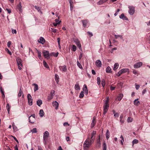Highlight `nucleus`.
Instances as JSON below:
<instances>
[{"mask_svg": "<svg viewBox=\"0 0 150 150\" xmlns=\"http://www.w3.org/2000/svg\"><path fill=\"white\" fill-rule=\"evenodd\" d=\"M31 132L33 133H36L37 132V129L36 128H34L30 130Z\"/></svg>", "mask_w": 150, "mask_h": 150, "instance_id": "a18cd8bd", "label": "nucleus"}, {"mask_svg": "<svg viewBox=\"0 0 150 150\" xmlns=\"http://www.w3.org/2000/svg\"><path fill=\"white\" fill-rule=\"evenodd\" d=\"M96 134V131H93L91 133V137L92 138H95V134Z\"/></svg>", "mask_w": 150, "mask_h": 150, "instance_id": "c9c22d12", "label": "nucleus"}, {"mask_svg": "<svg viewBox=\"0 0 150 150\" xmlns=\"http://www.w3.org/2000/svg\"><path fill=\"white\" fill-rule=\"evenodd\" d=\"M97 83L98 85H99L100 83V79L99 77H97Z\"/></svg>", "mask_w": 150, "mask_h": 150, "instance_id": "79ce46f5", "label": "nucleus"}, {"mask_svg": "<svg viewBox=\"0 0 150 150\" xmlns=\"http://www.w3.org/2000/svg\"><path fill=\"white\" fill-rule=\"evenodd\" d=\"M16 61L18 66V69L20 70H21L22 69V68L23 67L21 59L20 57H18L16 58Z\"/></svg>", "mask_w": 150, "mask_h": 150, "instance_id": "f03ea898", "label": "nucleus"}, {"mask_svg": "<svg viewBox=\"0 0 150 150\" xmlns=\"http://www.w3.org/2000/svg\"><path fill=\"white\" fill-rule=\"evenodd\" d=\"M138 141L137 139H134L132 142V144H137L138 143Z\"/></svg>", "mask_w": 150, "mask_h": 150, "instance_id": "09e8293b", "label": "nucleus"}, {"mask_svg": "<svg viewBox=\"0 0 150 150\" xmlns=\"http://www.w3.org/2000/svg\"><path fill=\"white\" fill-rule=\"evenodd\" d=\"M34 7L38 11V12H40V13L41 14L42 13V11L41 10V8L39 6H35Z\"/></svg>", "mask_w": 150, "mask_h": 150, "instance_id": "4be33fe9", "label": "nucleus"}, {"mask_svg": "<svg viewBox=\"0 0 150 150\" xmlns=\"http://www.w3.org/2000/svg\"><path fill=\"white\" fill-rule=\"evenodd\" d=\"M139 87L140 86L138 85H135V88L137 90H138L139 88Z\"/></svg>", "mask_w": 150, "mask_h": 150, "instance_id": "69168bd1", "label": "nucleus"}, {"mask_svg": "<svg viewBox=\"0 0 150 150\" xmlns=\"http://www.w3.org/2000/svg\"><path fill=\"white\" fill-rule=\"evenodd\" d=\"M83 26L84 28L88 27L89 25H88V21L87 20H81Z\"/></svg>", "mask_w": 150, "mask_h": 150, "instance_id": "1a4fd4ad", "label": "nucleus"}, {"mask_svg": "<svg viewBox=\"0 0 150 150\" xmlns=\"http://www.w3.org/2000/svg\"><path fill=\"white\" fill-rule=\"evenodd\" d=\"M122 72L121 70H120L118 73L117 74V76H120V75L122 74Z\"/></svg>", "mask_w": 150, "mask_h": 150, "instance_id": "8fccbe9b", "label": "nucleus"}, {"mask_svg": "<svg viewBox=\"0 0 150 150\" xmlns=\"http://www.w3.org/2000/svg\"><path fill=\"white\" fill-rule=\"evenodd\" d=\"M87 33L88 34V35L90 36V37H91L93 35V33H91L90 32L88 31L87 32Z\"/></svg>", "mask_w": 150, "mask_h": 150, "instance_id": "864d4df0", "label": "nucleus"}, {"mask_svg": "<svg viewBox=\"0 0 150 150\" xmlns=\"http://www.w3.org/2000/svg\"><path fill=\"white\" fill-rule=\"evenodd\" d=\"M38 150H43L41 147L40 146H38Z\"/></svg>", "mask_w": 150, "mask_h": 150, "instance_id": "774afa93", "label": "nucleus"}, {"mask_svg": "<svg viewBox=\"0 0 150 150\" xmlns=\"http://www.w3.org/2000/svg\"><path fill=\"white\" fill-rule=\"evenodd\" d=\"M105 136L107 139H108L110 137L109 131L108 130H107L105 134Z\"/></svg>", "mask_w": 150, "mask_h": 150, "instance_id": "b1692460", "label": "nucleus"}, {"mask_svg": "<svg viewBox=\"0 0 150 150\" xmlns=\"http://www.w3.org/2000/svg\"><path fill=\"white\" fill-rule=\"evenodd\" d=\"M119 116V114L118 113L116 112V113H115V114L114 115V116L116 117H118Z\"/></svg>", "mask_w": 150, "mask_h": 150, "instance_id": "13d9d810", "label": "nucleus"}, {"mask_svg": "<svg viewBox=\"0 0 150 150\" xmlns=\"http://www.w3.org/2000/svg\"><path fill=\"white\" fill-rule=\"evenodd\" d=\"M49 133L47 131H45L43 133V143L45 145H46V140L47 138L49 137Z\"/></svg>", "mask_w": 150, "mask_h": 150, "instance_id": "7ed1b4c3", "label": "nucleus"}, {"mask_svg": "<svg viewBox=\"0 0 150 150\" xmlns=\"http://www.w3.org/2000/svg\"><path fill=\"white\" fill-rule=\"evenodd\" d=\"M43 64L44 66L46 67L47 68H49V67L48 65H47V64L45 62V60H44L43 62Z\"/></svg>", "mask_w": 150, "mask_h": 150, "instance_id": "7c9ffc66", "label": "nucleus"}, {"mask_svg": "<svg viewBox=\"0 0 150 150\" xmlns=\"http://www.w3.org/2000/svg\"><path fill=\"white\" fill-rule=\"evenodd\" d=\"M77 66L79 68L81 69H83V67L81 64L78 61H77Z\"/></svg>", "mask_w": 150, "mask_h": 150, "instance_id": "72a5a7b5", "label": "nucleus"}, {"mask_svg": "<svg viewBox=\"0 0 150 150\" xmlns=\"http://www.w3.org/2000/svg\"><path fill=\"white\" fill-rule=\"evenodd\" d=\"M66 140L67 142L69 141H70V138L69 136H67L66 137Z\"/></svg>", "mask_w": 150, "mask_h": 150, "instance_id": "338daca9", "label": "nucleus"}, {"mask_svg": "<svg viewBox=\"0 0 150 150\" xmlns=\"http://www.w3.org/2000/svg\"><path fill=\"white\" fill-rule=\"evenodd\" d=\"M101 84L103 87H104L105 85V82L104 79H102L101 81Z\"/></svg>", "mask_w": 150, "mask_h": 150, "instance_id": "49530a36", "label": "nucleus"}, {"mask_svg": "<svg viewBox=\"0 0 150 150\" xmlns=\"http://www.w3.org/2000/svg\"><path fill=\"white\" fill-rule=\"evenodd\" d=\"M115 39H117L119 37H120L121 39H123V37H122V36L121 35H115Z\"/></svg>", "mask_w": 150, "mask_h": 150, "instance_id": "a19ab883", "label": "nucleus"}, {"mask_svg": "<svg viewBox=\"0 0 150 150\" xmlns=\"http://www.w3.org/2000/svg\"><path fill=\"white\" fill-rule=\"evenodd\" d=\"M121 70L123 74L128 72L129 70L127 68H124L121 69Z\"/></svg>", "mask_w": 150, "mask_h": 150, "instance_id": "c756f323", "label": "nucleus"}, {"mask_svg": "<svg viewBox=\"0 0 150 150\" xmlns=\"http://www.w3.org/2000/svg\"><path fill=\"white\" fill-rule=\"evenodd\" d=\"M42 54L44 57L47 59L50 58V53L47 50H44L42 52Z\"/></svg>", "mask_w": 150, "mask_h": 150, "instance_id": "20e7f679", "label": "nucleus"}, {"mask_svg": "<svg viewBox=\"0 0 150 150\" xmlns=\"http://www.w3.org/2000/svg\"><path fill=\"white\" fill-rule=\"evenodd\" d=\"M95 139V138H94L92 137H91V138H90L89 142L91 143V145L93 143Z\"/></svg>", "mask_w": 150, "mask_h": 150, "instance_id": "4c0bfd02", "label": "nucleus"}, {"mask_svg": "<svg viewBox=\"0 0 150 150\" xmlns=\"http://www.w3.org/2000/svg\"><path fill=\"white\" fill-rule=\"evenodd\" d=\"M111 68L109 66L106 69V72L108 73H111Z\"/></svg>", "mask_w": 150, "mask_h": 150, "instance_id": "bb28decb", "label": "nucleus"}, {"mask_svg": "<svg viewBox=\"0 0 150 150\" xmlns=\"http://www.w3.org/2000/svg\"><path fill=\"white\" fill-rule=\"evenodd\" d=\"M109 107V105H103V114L105 115L108 112Z\"/></svg>", "mask_w": 150, "mask_h": 150, "instance_id": "0eeeda50", "label": "nucleus"}, {"mask_svg": "<svg viewBox=\"0 0 150 150\" xmlns=\"http://www.w3.org/2000/svg\"><path fill=\"white\" fill-rule=\"evenodd\" d=\"M104 103L103 105H109V101L106 100L104 101Z\"/></svg>", "mask_w": 150, "mask_h": 150, "instance_id": "5fc2aeb1", "label": "nucleus"}, {"mask_svg": "<svg viewBox=\"0 0 150 150\" xmlns=\"http://www.w3.org/2000/svg\"><path fill=\"white\" fill-rule=\"evenodd\" d=\"M28 99H32V98L31 95L30 94H28L27 96Z\"/></svg>", "mask_w": 150, "mask_h": 150, "instance_id": "4d7b16f0", "label": "nucleus"}, {"mask_svg": "<svg viewBox=\"0 0 150 150\" xmlns=\"http://www.w3.org/2000/svg\"><path fill=\"white\" fill-rule=\"evenodd\" d=\"M76 50V47L75 45H73L72 47V49H71L72 51L75 52Z\"/></svg>", "mask_w": 150, "mask_h": 150, "instance_id": "c03bdc74", "label": "nucleus"}, {"mask_svg": "<svg viewBox=\"0 0 150 150\" xmlns=\"http://www.w3.org/2000/svg\"><path fill=\"white\" fill-rule=\"evenodd\" d=\"M55 91L54 90H52L50 93L51 98H52L53 96L54 95Z\"/></svg>", "mask_w": 150, "mask_h": 150, "instance_id": "e433bc0d", "label": "nucleus"}, {"mask_svg": "<svg viewBox=\"0 0 150 150\" xmlns=\"http://www.w3.org/2000/svg\"><path fill=\"white\" fill-rule=\"evenodd\" d=\"M128 8H129L128 11L129 14L131 15H133L135 12L134 7L132 6H129Z\"/></svg>", "mask_w": 150, "mask_h": 150, "instance_id": "39448f33", "label": "nucleus"}, {"mask_svg": "<svg viewBox=\"0 0 150 150\" xmlns=\"http://www.w3.org/2000/svg\"><path fill=\"white\" fill-rule=\"evenodd\" d=\"M123 96V95L122 93H120L119 95L116 100L118 101H120Z\"/></svg>", "mask_w": 150, "mask_h": 150, "instance_id": "a211bd4d", "label": "nucleus"}, {"mask_svg": "<svg viewBox=\"0 0 150 150\" xmlns=\"http://www.w3.org/2000/svg\"><path fill=\"white\" fill-rule=\"evenodd\" d=\"M133 119L130 117H128L127 119V121L128 122H131L132 121Z\"/></svg>", "mask_w": 150, "mask_h": 150, "instance_id": "37998d69", "label": "nucleus"}, {"mask_svg": "<svg viewBox=\"0 0 150 150\" xmlns=\"http://www.w3.org/2000/svg\"><path fill=\"white\" fill-rule=\"evenodd\" d=\"M120 18L124 20H128V18L125 15L124 13H122L120 16Z\"/></svg>", "mask_w": 150, "mask_h": 150, "instance_id": "2eb2a0df", "label": "nucleus"}, {"mask_svg": "<svg viewBox=\"0 0 150 150\" xmlns=\"http://www.w3.org/2000/svg\"><path fill=\"white\" fill-rule=\"evenodd\" d=\"M74 88L76 90H79L80 89V86L78 83H77L75 85Z\"/></svg>", "mask_w": 150, "mask_h": 150, "instance_id": "6ab92c4d", "label": "nucleus"}, {"mask_svg": "<svg viewBox=\"0 0 150 150\" xmlns=\"http://www.w3.org/2000/svg\"><path fill=\"white\" fill-rule=\"evenodd\" d=\"M28 104L29 105H31L33 104V99H28Z\"/></svg>", "mask_w": 150, "mask_h": 150, "instance_id": "f704fd0d", "label": "nucleus"}, {"mask_svg": "<svg viewBox=\"0 0 150 150\" xmlns=\"http://www.w3.org/2000/svg\"><path fill=\"white\" fill-rule=\"evenodd\" d=\"M119 64L117 63H115L113 69L114 70H116L118 67Z\"/></svg>", "mask_w": 150, "mask_h": 150, "instance_id": "c85d7f7f", "label": "nucleus"}, {"mask_svg": "<svg viewBox=\"0 0 150 150\" xmlns=\"http://www.w3.org/2000/svg\"><path fill=\"white\" fill-rule=\"evenodd\" d=\"M120 11V9H118L117 10L116 12L115 13L114 15L115 16H116L118 14V12Z\"/></svg>", "mask_w": 150, "mask_h": 150, "instance_id": "3c124183", "label": "nucleus"}, {"mask_svg": "<svg viewBox=\"0 0 150 150\" xmlns=\"http://www.w3.org/2000/svg\"><path fill=\"white\" fill-rule=\"evenodd\" d=\"M6 108L8 111V114H9L10 113V105L8 103H7L6 105Z\"/></svg>", "mask_w": 150, "mask_h": 150, "instance_id": "473e14b6", "label": "nucleus"}, {"mask_svg": "<svg viewBox=\"0 0 150 150\" xmlns=\"http://www.w3.org/2000/svg\"><path fill=\"white\" fill-rule=\"evenodd\" d=\"M74 41L77 46L80 50H82V47L81 44L79 40L77 39H75L74 40Z\"/></svg>", "mask_w": 150, "mask_h": 150, "instance_id": "423d86ee", "label": "nucleus"}, {"mask_svg": "<svg viewBox=\"0 0 150 150\" xmlns=\"http://www.w3.org/2000/svg\"><path fill=\"white\" fill-rule=\"evenodd\" d=\"M51 31L54 33H56L57 32V30L54 28H51Z\"/></svg>", "mask_w": 150, "mask_h": 150, "instance_id": "603ef678", "label": "nucleus"}, {"mask_svg": "<svg viewBox=\"0 0 150 150\" xmlns=\"http://www.w3.org/2000/svg\"><path fill=\"white\" fill-rule=\"evenodd\" d=\"M13 138V139H15V140L18 143H19V142L18 140L14 136H11Z\"/></svg>", "mask_w": 150, "mask_h": 150, "instance_id": "052dcab7", "label": "nucleus"}, {"mask_svg": "<svg viewBox=\"0 0 150 150\" xmlns=\"http://www.w3.org/2000/svg\"><path fill=\"white\" fill-rule=\"evenodd\" d=\"M84 92L83 91H81L79 95V98H82L84 97Z\"/></svg>", "mask_w": 150, "mask_h": 150, "instance_id": "ea45409f", "label": "nucleus"}, {"mask_svg": "<svg viewBox=\"0 0 150 150\" xmlns=\"http://www.w3.org/2000/svg\"><path fill=\"white\" fill-rule=\"evenodd\" d=\"M103 150H107V146L105 142H104L103 144Z\"/></svg>", "mask_w": 150, "mask_h": 150, "instance_id": "58836bf2", "label": "nucleus"}, {"mask_svg": "<svg viewBox=\"0 0 150 150\" xmlns=\"http://www.w3.org/2000/svg\"><path fill=\"white\" fill-rule=\"evenodd\" d=\"M96 65L98 67H101L102 66L101 62L100 60H97L96 62Z\"/></svg>", "mask_w": 150, "mask_h": 150, "instance_id": "4468645a", "label": "nucleus"}, {"mask_svg": "<svg viewBox=\"0 0 150 150\" xmlns=\"http://www.w3.org/2000/svg\"><path fill=\"white\" fill-rule=\"evenodd\" d=\"M82 57V54L81 53L79 57V60H80L81 59Z\"/></svg>", "mask_w": 150, "mask_h": 150, "instance_id": "0e129e2a", "label": "nucleus"}, {"mask_svg": "<svg viewBox=\"0 0 150 150\" xmlns=\"http://www.w3.org/2000/svg\"><path fill=\"white\" fill-rule=\"evenodd\" d=\"M105 2L106 1L104 0H100L97 3V4L98 5H101Z\"/></svg>", "mask_w": 150, "mask_h": 150, "instance_id": "412c9836", "label": "nucleus"}, {"mask_svg": "<svg viewBox=\"0 0 150 150\" xmlns=\"http://www.w3.org/2000/svg\"><path fill=\"white\" fill-rule=\"evenodd\" d=\"M83 90L84 92L86 94H87L88 93V91L87 89V88L86 85V84H84L83 85Z\"/></svg>", "mask_w": 150, "mask_h": 150, "instance_id": "f3484780", "label": "nucleus"}, {"mask_svg": "<svg viewBox=\"0 0 150 150\" xmlns=\"http://www.w3.org/2000/svg\"><path fill=\"white\" fill-rule=\"evenodd\" d=\"M17 8L18 10L20 13H21L23 12V7L21 2H20L17 6Z\"/></svg>", "mask_w": 150, "mask_h": 150, "instance_id": "9d476101", "label": "nucleus"}, {"mask_svg": "<svg viewBox=\"0 0 150 150\" xmlns=\"http://www.w3.org/2000/svg\"><path fill=\"white\" fill-rule=\"evenodd\" d=\"M33 85L34 86V91H37L38 89V85L37 84L35 83H33Z\"/></svg>", "mask_w": 150, "mask_h": 150, "instance_id": "a878e982", "label": "nucleus"}, {"mask_svg": "<svg viewBox=\"0 0 150 150\" xmlns=\"http://www.w3.org/2000/svg\"><path fill=\"white\" fill-rule=\"evenodd\" d=\"M61 22V21H60L58 23H56L54 22L53 23V24L54 26H56L58 24H59Z\"/></svg>", "mask_w": 150, "mask_h": 150, "instance_id": "de8ad7c7", "label": "nucleus"}, {"mask_svg": "<svg viewBox=\"0 0 150 150\" xmlns=\"http://www.w3.org/2000/svg\"><path fill=\"white\" fill-rule=\"evenodd\" d=\"M138 99H137L134 100V104L136 105H138L140 103V102L139 101H137V100Z\"/></svg>", "mask_w": 150, "mask_h": 150, "instance_id": "2f4dec72", "label": "nucleus"}, {"mask_svg": "<svg viewBox=\"0 0 150 150\" xmlns=\"http://www.w3.org/2000/svg\"><path fill=\"white\" fill-rule=\"evenodd\" d=\"M42 102L41 100H38L36 102L37 104L39 107L42 104Z\"/></svg>", "mask_w": 150, "mask_h": 150, "instance_id": "393cba45", "label": "nucleus"}, {"mask_svg": "<svg viewBox=\"0 0 150 150\" xmlns=\"http://www.w3.org/2000/svg\"><path fill=\"white\" fill-rule=\"evenodd\" d=\"M52 105L56 109H57L59 107L58 103L57 101H54L52 102Z\"/></svg>", "mask_w": 150, "mask_h": 150, "instance_id": "ddd939ff", "label": "nucleus"}, {"mask_svg": "<svg viewBox=\"0 0 150 150\" xmlns=\"http://www.w3.org/2000/svg\"><path fill=\"white\" fill-rule=\"evenodd\" d=\"M59 69L62 72H65L67 71V68L66 66L65 65L63 66H60L59 67Z\"/></svg>", "mask_w": 150, "mask_h": 150, "instance_id": "9b49d317", "label": "nucleus"}, {"mask_svg": "<svg viewBox=\"0 0 150 150\" xmlns=\"http://www.w3.org/2000/svg\"><path fill=\"white\" fill-rule=\"evenodd\" d=\"M45 39L42 37H40V39L38 40V42L41 43L42 45H43L45 43Z\"/></svg>", "mask_w": 150, "mask_h": 150, "instance_id": "f8f14e48", "label": "nucleus"}, {"mask_svg": "<svg viewBox=\"0 0 150 150\" xmlns=\"http://www.w3.org/2000/svg\"><path fill=\"white\" fill-rule=\"evenodd\" d=\"M12 32L13 34H16L17 32L16 30L14 29H12Z\"/></svg>", "mask_w": 150, "mask_h": 150, "instance_id": "680f3d73", "label": "nucleus"}, {"mask_svg": "<svg viewBox=\"0 0 150 150\" xmlns=\"http://www.w3.org/2000/svg\"><path fill=\"white\" fill-rule=\"evenodd\" d=\"M57 42L58 45L60 46V38H58L57 39Z\"/></svg>", "mask_w": 150, "mask_h": 150, "instance_id": "bf43d9fd", "label": "nucleus"}, {"mask_svg": "<svg viewBox=\"0 0 150 150\" xmlns=\"http://www.w3.org/2000/svg\"><path fill=\"white\" fill-rule=\"evenodd\" d=\"M11 44V41H9L7 42V45L8 47H10V45Z\"/></svg>", "mask_w": 150, "mask_h": 150, "instance_id": "6e6d98bb", "label": "nucleus"}, {"mask_svg": "<svg viewBox=\"0 0 150 150\" xmlns=\"http://www.w3.org/2000/svg\"><path fill=\"white\" fill-rule=\"evenodd\" d=\"M143 63L141 62H138L135 64L133 66L134 67L135 69L140 67L142 65Z\"/></svg>", "mask_w": 150, "mask_h": 150, "instance_id": "6e6552de", "label": "nucleus"}, {"mask_svg": "<svg viewBox=\"0 0 150 150\" xmlns=\"http://www.w3.org/2000/svg\"><path fill=\"white\" fill-rule=\"evenodd\" d=\"M6 10H7V12L8 13L10 14L11 13V10L10 9H9L8 8H6Z\"/></svg>", "mask_w": 150, "mask_h": 150, "instance_id": "e2e57ef3", "label": "nucleus"}, {"mask_svg": "<svg viewBox=\"0 0 150 150\" xmlns=\"http://www.w3.org/2000/svg\"><path fill=\"white\" fill-rule=\"evenodd\" d=\"M59 53L58 52H52L50 53V56H53L55 57H57L58 56Z\"/></svg>", "mask_w": 150, "mask_h": 150, "instance_id": "aec40b11", "label": "nucleus"}, {"mask_svg": "<svg viewBox=\"0 0 150 150\" xmlns=\"http://www.w3.org/2000/svg\"><path fill=\"white\" fill-rule=\"evenodd\" d=\"M44 114V113L43 112V110L42 109L40 110L39 111V115L41 117H42L43 116Z\"/></svg>", "mask_w": 150, "mask_h": 150, "instance_id": "5701e85b", "label": "nucleus"}, {"mask_svg": "<svg viewBox=\"0 0 150 150\" xmlns=\"http://www.w3.org/2000/svg\"><path fill=\"white\" fill-rule=\"evenodd\" d=\"M90 138L88 137L86 140L85 141L83 144V150H88L89 147L91 145L89 142Z\"/></svg>", "mask_w": 150, "mask_h": 150, "instance_id": "f257e3e1", "label": "nucleus"}, {"mask_svg": "<svg viewBox=\"0 0 150 150\" xmlns=\"http://www.w3.org/2000/svg\"><path fill=\"white\" fill-rule=\"evenodd\" d=\"M96 123V118L95 117H93V118L92 122L91 123V127H93L94 126Z\"/></svg>", "mask_w": 150, "mask_h": 150, "instance_id": "dca6fc26", "label": "nucleus"}, {"mask_svg": "<svg viewBox=\"0 0 150 150\" xmlns=\"http://www.w3.org/2000/svg\"><path fill=\"white\" fill-rule=\"evenodd\" d=\"M36 50L37 51V52L38 54V57L40 59H41V52L40 51L38 50L37 49H36Z\"/></svg>", "mask_w": 150, "mask_h": 150, "instance_id": "cd10ccee", "label": "nucleus"}]
</instances>
